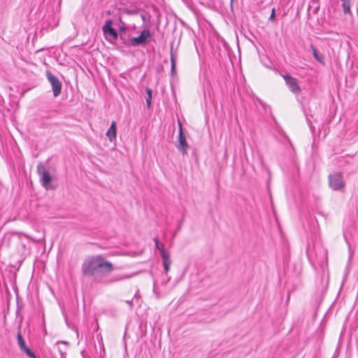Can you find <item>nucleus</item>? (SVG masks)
Here are the masks:
<instances>
[{
    "mask_svg": "<svg viewBox=\"0 0 358 358\" xmlns=\"http://www.w3.org/2000/svg\"><path fill=\"white\" fill-rule=\"evenodd\" d=\"M259 103L264 107L266 108V104L264 103L262 101L259 100Z\"/></svg>",
    "mask_w": 358,
    "mask_h": 358,
    "instance_id": "obj_20",
    "label": "nucleus"
},
{
    "mask_svg": "<svg viewBox=\"0 0 358 358\" xmlns=\"http://www.w3.org/2000/svg\"><path fill=\"white\" fill-rule=\"evenodd\" d=\"M329 185L334 191L343 192L345 183L343 180V174L340 172L329 174L328 176Z\"/></svg>",
    "mask_w": 358,
    "mask_h": 358,
    "instance_id": "obj_2",
    "label": "nucleus"
},
{
    "mask_svg": "<svg viewBox=\"0 0 358 358\" xmlns=\"http://www.w3.org/2000/svg\"><path fill=\"white\" fill-rule=\"evenodd\" d=\"M177 148L180 151L182 155L187 153L189 148V145L186 141V137L183 132L182 126L181 122L179 121V133H178V144Z\"/></svg>",
    "mask_w": 358,
    "mask_h": 358,
    "instance_id": "obj_7",
    "label": "nucleus"
},
{
    "mask_svg": "<svg viewBox=\"0 0 358 358\" xmlns=\"http://www.w3.org/2000/svg\"><path fill=\"white\" fill-rule=\"evenodd\" d=\"M45 74L48 82L51 85L54 96H58L62 92V83L50 71H46Z\"/></svg>",
    "mask_w": 358,
    "mask_h": 358,
    "instance_id": "obj_5",
    "label": "nucleus"
},
{
    "mask_svg": "<svg viewBox=\"0 0 358 358\" xmlns=\"http://www.w3.org/2000/svg\"><path fill=\"white\" fill-rule=\"evenodd\" d=\"M310 48L313 50V54L315 59L321 64H324L323 57L319 54L318 50L314 47V45H311Z\"/></svg>",
    "mask_w": 358,
    "mask_h": 358,
    "instance_id": "obj_14",
    "label": "nucleus"
},
{
    "mask_svg": "<svg viewBox=\"0 0 358 358\" xmlns=\"http://www.w3.org/2000/svg\"><path fill=\"white\" fill-rule=\"evenodd\" d=\"M121 24L120 25V32L125 33L126 32V27L124 26V22L120 20Z\"/></svg>",
    "mask_w": 358,
    "mask_h": 358,
    "instance_id": "obj_18",
    "label": "nucleus"
},
{
    "mask_svg": "<svg viewBox=\"0 0 358 358\" xmlns=\"http://www.w3.org/2000/svg\"><path fill=\"white\" fill-rule=\"evenodd\" d=\"M282 77L291 92L295 94H299L301 92V87L296 78H293L289 74L283 75Z\"/></svg>",
    "mask_w": 358,
    "mask_h": 358,
    "instance_id": "obj_8",
    "label": "nucleus"
},
{
    "mask_svg": "<svg viewBox=\"0 0 358 358\" xmlns=\"http://www.w3.org/2000/svg\"><path fill=\"white\" fill-rule=\"evenodd\" d=\"M274 19H275V10L273 9L271 16L269 17V20H274Z\"/></svg>",
    "mask_w": 358,
    "mask_h": 358,
    "instance_id": "obj_19",
    "label": "nucleus"
},
{
    "mask_svg": "<svg viewBox=\"0 0 358 358\" xmlns=\"http://www.w3.org/2000/svg\"><path fill=\"white\" fill-rule=\"evenodd\" d=\"M162 264L165 273H168L171 264L170 254L168 251H162Z\"/></svg>",
    "mask_w": 358,
    "mask_h": 358,
    "instance_id": "obj_10",
    "label": "nucleus"
},
{
    "mask_svg": "<svg viewBox=\"0 0 358 358\" xmlns=\"http://www.w3.org/2000/svg\"><path fill=\"white\" fill-rule=\"evenodd\" d=\"M341 2L344 13H349L350 12L351 0H341Z\"/></svg>",
    "mask_w": 358,
    "mask_h": 358,
    "instance_id": "obj_13",
    "label": "nucleus"
},
{
    "mask_svg": "<svg viewBox=\"0 0 358 358\" xmlns=\"http://www.w3.org/2000/svg\"><path fill=\"white\" fill-rule=\"evenodd\" d=\"M117 135L116 130V122L115 121L112 122L110 127L108 129L106 132V136L108 138V140L110 142H113V140L115 139Z\"/></svg>",
    "mask_w": 358,
    "mask_h": 358,
    "instance_id": "obj_11",
    "label": "nucleus"
},
{
    "mask_svg": "<svg viewBox=\"0 0 358 358\" xmlns=\"http://www.w3.org/2000/svg\"><path fill=\"white\" fill-rule=\"evenodd\" d=\"M154 242L156 249L160 252L161 257H162V251H166L164 248V245L161 244L157 237L154 238Z\"/></svg>",
    "mask_w": 358,
    "mask_h": 358,
    "instance_id": "obj_15",
    "label": "nucleus"
},
{
    "mask_svg": "<svg viewBox=\"0 0 358 358\" xmlns=\"http://www.w3.org/2000/svg\"><path fill=\"white\" fill-rule=\"evenodd\" d=\"M113 20H107L105 24L102 27V31L107 41L113 43L118 38V34L116 30L113 28Z\"/></svg>",
    "mask_w": 358,
    "mask_h": 358,
    "instance_id": "obj_3",
    "label": "nucleus"
},
{
    "mask_svg": "<svg viewBox=\"0 0 358 358\" xmlns=\"http://www.w3.org/2000/svg\"><path fill=\"white\" fill-rule=\"evenodd\" d=\"M176 54L173 52V45L171 47V73L172 76H174L176 74Z\"/></svg>",
    "mask_w": 358,
    "mask_h": 358,
    "instance_id": "obj_12",
    "label": "nucleus"
},
{
    "mask_svg": "<svg viewBox=\"0 0 358 358\" xmlns=\"http://www.w3.org/2000/svg\"><path fill=\"white\" fill-rule=\"evenodd\" d=\"M145 92L148 95V96L146 98L147 106H148V108H150V106L151 105V101H152V90L149 88H146Z\"/></svg>",
    "mask_w": 358,
    "mask_h": 358,
    "instance_id": "obj_17",
    "label": "nucleus"
},
{
    "mask_svg": "<svg viewBox=\"0 0 358 358\" xmlns=\"http://www.w3.org/2000/svg\"><path fill=\"white\" fill-rule=\"evenodd\" d=\"M151 36L150 31L148 29H145L138 36L131 38V45L134 47L144 46L150 42Z\"/></svg>",
    "mask_w": 358,
    "mask_h": 358,
    "instance_id": "obj_4",
    "label": "nucleus"
},
{
    "mask_svg": "<svg viewBox=\"0 0 358 358\" xmlns=\"http://www.w3.org/2000/svg\"><path fill=\"white\" fill-rule=\"evenodd\" d=\"M37 171L41 176V185L46 189H48L52 181V176L50 173L45 170V166L40 164L37 166Z\"/></svg>",
    "mask_w": 358,
    "mask_h": 358,
    "instance_id": "obj_6",
    "label": "nucleus"
},
{
    "mask_svg": "<svg viewBox=\"0 0 358 358\" xmlns=\"http://www.w3.org/2000/svg\"><path fill=\"white\" fill-rule=\"evenodd\" d=\"M126 278H127L126 276L117 275L115 278H111L107 279L106 280V283H108V284L113 283V282H117V281H120L121 280H123V279H124Z\"/></svg>",
    "mask_w": 358,
    "mask_h": 358,
    "instance_id": "obj_16",
    "label": "nucleus"
},
{
    "mask_svg": "<svg viewBox=\"0 0 358 358\" xmlns=\"http://www.w3.org/2000/svg\"><path fill=\"white\" fill-rule=\"evenodd\" d=\"M17 343L20 350L24 352L27 357L29 358H36L35 354L26 346L25 341L20 332L17 334Z\"/></svg>",
    "mask_w": 358,
    "mask_h": 358,
    "instance_id": "obj_9",
    "label": "nucleus"
},
{
    "mask_svg": "<svg viewBox=\"0 0 358 358\" xmlns=\"http://www.w3.org/2000/svg\"><path fill=\"white\" fill-rule=\"evenodd\" d=\"M115 269L114 265L101 255H92L85 259L82 264L81 271L83 275L94 277L98 274L104 276Z\"/></svg>",
    "mask_w": 358,
    "mask_h": 358,
    "instance_id": "obj_1",
    "label": "nucleus"
},
{
    "mask_svg": "<svg viewBox=\"0 0 358 358\" xmlns=\"http://www.w3.org/2000/svg\"><path fill=\"white\" fill-rule=\"evenodd\" d=\"M231 1H232L233 0H231Z\"/></svg>",
    "mask_w": 358,
    "mask_h": 358,
    "instance_id": "obj_21",
    "label": "nucleus"
}]
</instances>
